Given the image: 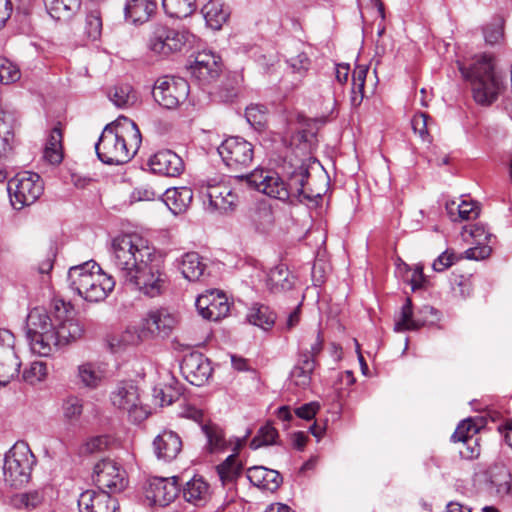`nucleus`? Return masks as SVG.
Returning <instances> with one entry per match:
<instances>
[{"instance_id": "1", "label": "nucleus", "mask_w": 512, "mask_h": 512, "mask_svg": "<svg viewBox=\"0 0 512 512\" xmlns=\"http://www.w3.org/2000/svg\"><path fill=\"white\" fill-rule=\"evenodd\" d=\"M111 263L125 284L148 297H157L168 287L163 257L138 235L113 239Z\"/></svg>"}, {"instance_id": "2", "label": "nucleus", "mask_w": 512, "mask_h": 512, "mask_svg": "<svg viewBox=\"0 0 512 512\" xmlns=\"http://www.w3.org/2000/svg\"><path fill=\"white\" fill-rule=\"evenodd\" d=\"M141 142V132L136 123L123 117L122 122L110 123L104 127L95 144V151L104 164L120 165L134 157Z\"/></svg>"}, {"instance_id": "3", "label": "nucleus", "mask_w": 512, "mask_h": 512, "mask_svg": "<svg viewBox=\"0 0 512 512\" xmlns=\"http://www.w3.org/2000/svg\"><path fill=\"white\" fill-rule=\"evenodd\" d=\"M236 178L245 180L250 188L281 201H287L290 197H297L300 201L310 200L313 197L305 191L309 171L304 167L296 169L288 183H285L276 172L264 169H255L249 174H241Z\"/></svg>"}, {"instance_id": "4", "label": "nucleus", "mask_w": 512, "mask_h": 512, "mask_svg": "<svg viewBox=\"0 0 512 512\" xmlns=\"http://www.w3.org/2000/svg\"><path fill=\"white\" fill-rule=\"evenodd\" d=\"M462 74L471 80L474 100L481 105H490L498 98L502 87L501 78L495 72L494 58L490 54L477 56L469 69L460 67Z\"/></svg>"}, {"instance_id": "5", "label": "nucleus", "mask_w": 512, "mask_h": 512, "mask_svg": "<svg viewBox=\"0 0 512 512\" xmlns=\"http://www.w3.org/2000/svg\"><path fill=\"white\" fill-rule=\"evenodd\" d=\"M36 462V457L29 445L24 441H17L4 457L5 483L12 488H20L28 484Z\"/></svg>"}, {"instance_id": "6", "label": "nucleus", "mask_w": 512, "mask_h": 512, "mask_svg": "<svg viewBox=\"0 0 512 512\" xmlns=\"http://www.w3.org/2000/svg\"><path fill=\"white\" fill-rule=\"evenodd\" d=\"M195 36L185 28L175 29L163 23L151 26L147 46L148 49L161 57H168L190 47Z\"/></svg>"}, {"instance_id": "7", "label": "nucleus", "mask_w": 512, "mask_h": 512, "mask_svg": "<svg viewBox=\"0 0 512 512\" xmlns=\"http://www.w3.org/2000/svg\"><path fill=\"white\" fill-rule=\"evenodd\" d=\"M7 191L12 206L21 210L37 201L43 194L44 184L39 174L23 171L8 181Z\"/></svg>"}, {"instance_id": "8", "label": "nucleus", "mask_w": 512, "mask_h": 512, "mask_svg": "<svg viewBox=\"0 0 512 512\" xmlns=\"http://www.w3.org/2000/svg\"><path fill=\"white\" fill-rule=\"evenodd\" d=\"M223 163L231 171H243L250 168L254 159V146L239 136L226 138L218 147Z\"/></svg>"}, {"instance_id": "9", "label": "nucleus", "mask_w": 512, "mask_h": 512, "mask_svg": "<svg viewBox=\"0 0 512 512\" xmlns=\"http://www.w3.org/2000/svg\"><path fill=\"white\" fill-rule=\"evenodd\" d=\"M154 100L166 109H175L183 103L189 95V84L181 77H159L153 87Z\"/></svg>"}, {"instance_id": "10", "label": "nucleus", "mask_w": 512, "mask_h": 512, "mask_svg": "<svg viewBox=\"0 0 512 512\" xmlns=\"http://www.w3.org/2000/svg\"><path fill=\"white\" fill-rule=\"evenodd\" d=\"M177 322L176 315L168 309H151L141 320L139 338L142 340L167 338L176 327Z\"/></svg>"}, {"instance_id": "11", "label": "nucleus", "mask_w": 512, "mask_h": 512, "mask_svg": "<svg viewBox=\"0 0 512 512\" xmlns=\"http://www.w3.org/2000/svg\"><path fill=\"white\" fill-rule=\"evenodd\" d=\"M199 193L206 208L212 212H231L238 203V195L224 182L209 181L202 184Z\"/></svg>"}, {"instance_id": "12", "label": "nucleus", "mask_w": 512, "mask_h": 512, "mask_svg": "<svg viewBox=\"0 0 512 512\" xmlns=\"http://www.w3.org/2000/svg\"><path fill=\"white\" fill-rule=\"evenodd\" d=\"M93 481L108 494L121 492L127 485L125 470L111 459H103L94 466Z\"/></svg>"}, {"instance_id": "13", "label": "nucleus", "mask_w": 512, "mask_h": 512, "mask_svg": "<svg viewBox=\"0 0 512 512\" xmlns=\"http://www.w3.org/2000/svg\"><path fill=\"white\" fill-rule=\"evenodd\" d=\"M53 308L56 323L52 335L56 338L58 345L62 347L80 339L84 334V326L78 319L67 316L68 310L65 303L57 300Z\"/></svg>"}, {"instance_id": "14", "label": "nucleus", "mask_w": 512, "mask_h": 512, "mask_svg": "<svg viewBox=\"0 0 512 512\" xmlns=\"http://www.w3.org/2000/svg\"><path fill=\"white\" fill-rule=\"evenodd\" d=\"M15 337L7 329H0V385H7L20 372L21 362L14 350Z\"/></svg>"}, {"instance_id": "15", "label": "nucleus", "mask_w": 512, "mask_h": 512, "mask_svg": "<svg viewBox=\"0 0 512 512\" xmlns=\"http://www.w3.org/2000/svg\"><path fill=\"white\" fill-rule=\"evenodd\" d=\"M113 406L127 411L134 422H141L148 416L146 408L140 405L138 388L132 383L123 382L111 395Z\"/></svg>"}, {"instance_id": "16", "label": "nucleus", "mask_w": 512, "mask_h": 512, "mask_svg": "<svg viewBox=\"0 0 512 512\" xmlns=\"http://www.w3.org/2000/svg\"><path fill=\"white\" fill-rule=\"evenodd\" d=\"M180 491L178 477H153L148 481L145 495L150 504L165 507L176 499Z\"/></svg>"}, {"instance_id": "17", "label": "nucleus", "mask_w": 512, "mask_h": 512, "mask_svg": "<svg viewBox=\"0 0 512 512\" xmlns=\"http://www.w3.org/2000/svg\"><path fill=\"white\" fill-rule=\"evenodd\" d=\"M197 311L204 319L219 321L230 312V304L223 292L210 290L198 296L195 302Z\"/></svg>"}, {"instance_id": "18", "label": "nucleus", "mask_w": 512, "mask_h": 512, "mask_svg": "<svg viewBox=\"0 0 512 512\" xmlns=\"http://www.w3.org/2000/svg\"><path fill=\"white\" fill-rule=\"evenodd\" d=\"M181 371L188 382L202 386L211 376L213 369L208 358L201 353L193 352L183 358Z\"/></svg>"}, {"instance_id": "19", "label": "nucleus", "mask_w": 512, "mask_h": 512, "mask_svg": "<svg viewBox=\"0 0 512 512\" xmlns=\"http://www.w3.org/2000/svg\"><path fill=\"white\" fill-rule=\"evenodd\" d=\"M463 234H469L476 244L465 251L467 259L483 260L490 256L492 252L490 243L495 237L486 229L484 224L466 225L463 227Z\"/></svg>"}, {"instance_id": "20", "label": "nucleus", "mask_w": 512, "mask_h": 512, "mask_svg": "<svg viewBox=\"0 0 512 512\" xmlns=\"http://www.w3.org/2000/svg\"><path fill=\"white\" fill-rule=\"evenodd\" d=\"M148 166L154 174L165 177H178L185 168L182 158L171 150H160L153 154Z\"/></svg>"}, {"instance_id": "21", "label": "nucleus", "mask_w": 512, "mask_h": 512, "mask_svg": "<svg viewBox=\"0 0 512 512\" xmlns=\"http://www.w3.org/2000/svg\"><path fill=\"white\" fill-rule=\"evenodd\" d=\"M192 74L202 84L216 80L222 72L221 58L212 51L199 52L191 66Z\"/></svg>"}, {"instance_id": "22", "label": "nucleus", "mask_w": 512, "mask_h": 512, "mask_svg": "<svg viewBox=\"0 0 512 512\" xmlns=\"http://www.w3.org/2000/svg\"><path fill=\"white\" fill-rule=\"evenodd\" d=\"M102 271L99 264L92 260L73 266L68 271L69 286L83 298L91 282L95 281Z\"/></svg>"}, {"instance_id": "23", "label": "nucleus", "mask_w": 512, "mask_h": 512, "mask_svg": "<svg viewBox=\"0 0 512 512\" xmlns=\"http://www.w3.org/2000/svg\"><path fill=\"white\" fill-rule=\"evenodd\" d=\"M117 500L106 491L86 490L78 499L80 512H116Z\"/></svg>"}, {"instance_id": "24", "label": "nucleus", "mask_w": 512, "mask_h": 512, "mask_svg": "<svg viewBox=\"0 0 512 512\" xmlns=\"http://www.w3.org/2000/svg\"><path fill=\"white\" fill-rule=\"evenodd\" d=\"M182 439L174 431L164 430L153 441L154 453L158 460L171 462L182 451Z\"/></svg>"}, {"instance_id": "25", "label": "nucleus", "mask_w": 512, "mask_h": 512, "mask_svg": "<svg viewBox=\"0 0 512 512\" xmlns=\"http://www.w3.org/2000/svg\"><path fill=\"white\" fill-rule=\"evenodd\" d=\"M182 495L185 501L202 507L211 498L210 484L200 475H194L182 487Z\"/></svg>"}, {"instance_id": "26", "label": "nucleus", "mask_w": 512, "mask_h": 512, "mask_svg": "<svg viewBox=\"0 0 512 512\" xmlns=\"http://www.w3.org/2000/svg\"><path fill=\"white\" fill-rule=\"evenodd\" d=\"M250 483L262 490L275 492L283 482L281 474L264 466H253L247 470Z\"/></svg>"}, {"instance_id": "27", "label": "nucleus", "mask_w": 512, "mask_h": 512, "mask_svg": "<svg viewBox=\"0 0 512 512\" xmlns=\"http://www.w3.org/2000/svg\"><path fill=\"white\" fill-rule=\"evenodd\" d=\"M245 438H236L233 448L234 453L229 455L217 466V473L223 485H232L236 482L242 472V463L238 460V451L242 447Z\"/></svg>"}, {"instance_id": "28", "label": "nucleus", "mask_w": 512, "mask_h": 512, "mask_svg": "<svg viewBox=\"0 0 512 512\" xmlns=\"http://www.w3.org/2000/svg\"><path fill=\"white\" fill-rule=\"evenodd\" d=\"M315 365L316 361L309 356V353L299 352L298 361L290 372V383L300 389L309 387Z\"/></svg>"}, {"instance_id": "29", "label": "nucleus", "mask_w": 512, "mask_h": 512, "mask_svg": "<svg viewBox=\"0 0 512 512\" xmlns=\"http://www.w3.org/2000/svg\"><path fill=\"white\" fill-rule=\"evenodd\" d=\"M155 0H128L124 8L126 20L133 24H143L155 14Z\"/></svg>"}, {"instance_id": "30", "label": "nucleus", "mask_w": 512, "mask_h": 512, "mask_svg": "<svg viewBox=\"0 0 512 512\" xmlns=\"http://www.w3.org/2000/svg\"><path fill=\"white\" fill-rule=\"evenodd\" d=\"M294 285L295 277L284 264L275 266L267 275L266 286L273 294L290 291Z\"/></svg>"}, {"instance_id": "31", "label": "nucleus", "mask_w": 512, "mask_h": 512, "mask_svg": "<svg viewBox=\"0 0 512 512\" xmlns=\"http://www.w3.org/2000/svg\"><path fill=\"white\" fill-rule=\"evenodd\" d=\"M163 201L169 210L175 214L184 213L193 200V191L189 187L168 188L162 193Z\"/></svg>"}, {"instance_id": "32", "label": "nucleus", "mask_w": 512, "mask_h": 512, "mask_svg": "<svg viewBox=\"0 0 512 512\" xmlns=\"http://www.w3.org/2000/svg\"><path fill=\"white\" fill-rule=\"evenodd\" d=\"M55 323V314L52 317L44 308L35 307L27 317V335L53 333Z\"/></svg>"}, {"instance_id": "33", "label": "nucleus", "mask_w": 512, "mask_h": 512, "mask_svg": "<svg viewBox=\"0 0 512 512\" xmlns=\"http://www.w3.org/2000/svg\"><path fill=\"white\" fill-rule=\"evenodd\" d=\"M201 431L206 437L205 449L210 454L223 452L232 445L231 440H226L223 429L211 421L202 424Z\"/></svg>"}, {"instance_id": "34", "label": "nucleus", "mask_w": 512, "mask_h": 512, "mask_svg": "<svg viewBox=\"0 0 512 512\" xmlns=\"http://www.w3.org/2000/svg\"><path fill=\"white\" fill-rule=\"evenodd\" d=\"M178 268L189 281H198L207 268L203 258L197 252H187L178 260Z\"/></svg>"}, {"instance_id": "35", "label": "nucleus", "mask_w": 512, "mask_h": 512, "mask_svg": "<svg viewBox=\"0 0 512 512\" xmlns=\"http://www.w3.org/2000/svg\"><path fill=\"white\" fill-rule=\"evenodd\" d=\"M46 499V489L37 488L16 493L11 497V504L18 510L33 511L40 509Z\"/></svg>"}, {"instance_id": "36", "label": "nucleus", "mask_w": 512, "mask_h": 512, "mask_svg": "<svg viewBox=\"0 0 512 512\" xmlns=\"http://www.w3.org/2000/svg\"><path fill=\"white\" fill-rule=\"evenodd\" d=\"M250 221L256 232L269 234L275 227V216L272 207L265 203H259L250 214Z\"/></svg>"}, {"instance_id": "37", "label": "nucleus", "mask_w": 512, "mask_h": 512, "mask_svg": "<svg viewBox=\"0 0 512 512\" xmlns=\"http://www.w3.org/2000/svg\"><path fill=\"white\" fill-rule=\"evenodd\" d=\"M114 287V278L102 271L98 274V277L95 278V281L91 282L83 299L89 302L103 301L113 291Z\"/></svg>"}, {"instance_id": "38", "label": "nucleus", "mask_w": 512, "mask_h": 512, "mask_svg": "<svg viewBox=\"0 0 512 512\" xmlns=\"http://www.w3.org/2000/svg\"><path fill=\"white\" fill-rule=\"evenodd\" d=\"M50 16L58 21L70 20L80 9L81 0H44Z\"/></svg>"}, {"instance_id": "39", "label": "nucleus", "mask_w": 512, "mask_h": 512, "mask_svg": "<svg viewBox=\"0 0 512 512\" xmlns=\"http://www.w3.org/2000/svg\"><path fill=\"white\" fill-rule=\"evenodd\" d=\"M202 14L210 28L219 30L228 20L230 11L219 1L210 0L202 7Z\"/></svg>"}, {"instance_id": "40", "label": "nucleus", "mask_w": 512, "mask_h": 512, "mask_svg": "<svg viewBox=\"0 0 512 512\" xmlns=\"http://www.w3.org/2000/svg\"><path fill=\"white\" fill-rule=\"evenodd\" d=\"M446 210L450 219L454 222L476 219L480 214L478 203L463 200L461 203L452 201L446 204Z\"/></svg>"}, {"instance_id": "41", "label": "nucleus", "mask_w": 512, "mask_h": 512, "mask_svg": "<svg viewBox=\"0 0 512 512\" xmlns=\"http://www.w3.org/2000/svg\"><path fill=\"white\" fill-rule=\"evenodd\" d=\"M62 138V130L59 126H55L49 133L43 157L50 164L57 165L62 162Z\"/></svg>"}, {"instance_id": "42", "label": "nucleus", "mask_w": 512, "mask_h": 512, "mask_svg": "<svg viewBox=\"0 0 512 512\" xmlns=\"http://www.w3.org/2000/svg\"><path fill=\"white\" fill-rule=\"evenodd\" d=\"M13 139L12 125L8 119H0V182L7 178V166L5 161L11 150Z\"/></svg>"}, {"instance_id": "43", "label": "nucleus", "mask_w": 512, "mask_h": 512, "mask_svg": "<svg viewBox=\"0 0 512 512\" xmlns=\"http://www.w3.org/2000/svg\"><path fill=\"white\" fill-rule=\"evenodd\" d=\"M249 323L264 330L270 329L276 320V314L266 305L255 303L247 314Z\"/></svg>"}, {"instance_id": "44", "label": "nucleus", "mask_w": 512, "mask_h": 512, "mask_svg": "<svg viewBox=\"0 0 512 512\" xmlns=\"http://www.w3.org/2000/svg\"><path fill=\"white\" fill-rule=\"evenodd\" d=\"M369 67L356 65L352 73L350 102L353 107H359L364 99V87Z\"/></svg>"}, {"instance_id": "45", "label": "nucleus", "mask_w": 512, "mask_h": 512, "mask_svg": "<svg viewBox=\"0 0 512 512\" xmlns=\"http://www.w3.org/2000/svg\"><path fill=\"white\" fill-rule=\"evenodd\" d=\"M53 333L27 335L31 351L39 356H49L54 348L60 347Z\"/></svg>"}, {"instance_id": "46", "label": "nucleus", "mask_w": 512, "mask_h": 512, "mask_svg": "<svg viewBox=\"0 0 512 512\" xmlns=\"http://www.w3.org/2000/svg\"><path fill=\"white\" fill-rule=\"evenodd\" d=\"M164 12L172 18H186L196 10L195 0H162Z\"/></svg>"}, {"instance_id": "47", "label": "nucleus", "mask_w": 512, "mask_h": 512, "mask_svg": "<svg viewBox=\"0 0 512 512\" xmlns=\"http://www.w3.org/2000/svg\"><path fill=\"white\" fill-rule=\"evenodd\" d=\"M424 325V322L413 318L412 301L406 298L405 303L401 307L398 320L395 322L394 330L402 332L406 330H417Z\"/></svg>"}, {"instance_id": "48", "label": "nucleus", "mask_w": 512, "mask_h": 512, "mask_svg": "<svg viewBox=\"0 0 512 512\" xmlns=\"http://www.w3.org/2000/svg\"><path fill=\"white\" fill-rule=\"evenodd\" d=\"M109 99L118 108H128L136 101V95L131 85L120 84L109 91Z\"/></svg>"}, {"instance_id": "49", "label": "nucleus", "mask_w": 512, "mask_h": 512, "mask_svg": "<svg viewBox=\"0 0 512 512\" xmlns=\"http://www.w3.org/2000/svg\"><path fill=\"white\" fill-rule=\"evenodd\" d=\"M77 377L83 386L96 388L102 380V373L93 363L88 362L78 366Z\"/></svg>"}, {"instance_id": "50", "label": "nucleus", "mask_w": 512, "mask_h": 512, "mask_svg": "<svg viewBox=\"0 0 512 512\" xmlns=\"http://www.w3.org/2000/svg\"><path fill=\"white\" fill-rule=\"evenodd\" d=\"M103 29L102 15L100 10L93 9L86 14L84 22V34L92 41L101 37Z\"/></svg>"}, {"instance_id": "51", "label": "nucleus", "mask_w": 512, "mask_h": 512, "mask_svg": "<svg viewBox=\"0 0 512 512\" xmlns=\"http://www.w3.org/2000/svg\"><path fill=\"white\" fill-rule=\"evenodd\" d=\"M277 438V429L271 423L268 422L259 428L257 434L253 437V439L250 442V448L256 450L263 446L276 444Z\"/></svg>"}, {"instance_id": "52", "label": "nucleus", "mask_w": 512, "mask_h": 512, "mask_svg": "<svg viewBox=\"0 0 512 512\" xmlns=\"http://www.w3.org/2000/svg\"><path fill=\"white\" fill-rule=\"evenodd\" d=\"M62 411L68 422L78 421L83 413V400L74 395L67 397L63 401Z\"/></svg>"}, {"instance_id": "53", "label": "nucleus", "mask_w": 512, "mask_h": 512, "mask_svg": "<svg viewBox=\"0 0 512 512\" xmlns=\"http://www.w3.org/2000/svg\"><path fill=\"white\" fill-rule=\"evenodd\" d=\"M479 427L471 420H463L455 429L451 436L453 442H463L468 444L477 434Z\"/></svg>"}, {"instance_id": "54", "label": "nucleus", "mask_w": 512, "mask_h": 512, "mask_svg": "<svg viewBox=\"0 0 512 512\" xmlns=\"http://www.w3.org/2000/svg\"><path fill=\"white\" fill-rule=\"evenodd\" d=\"M21 77L20 70L16 64L5 57H0V83L10 84L18 81Z\"/></svg>"}, {"instance_id": "55", "label": "nucleus", "mask_w": 512, "mask_h": 512, "mask_svg": "<svg viewBox=\"0 0 512 512\" xmlns=\"http://www.w3.org/2000/svg\"><path fill=\"white\" fill-rule=\"evenodd\" d=\"M47 374L46 364L43 362L35 361L31 363L28 369L23 372V378L25 381L34 384L42 381Z\"/></svg>"}, {"instance_id": "56", "label": "nucleus", "mask_w": 512, "mask_h": 512, "mask_svg": "<svg viewBox=\"0 0 512 512\" xmlns=\"http://www.w3.org/2000/svg\"><path fill=\"white\" fill-rule=\"evenodd\" d=\"M484 39L486 43L495 45L500 43L504 37V27L502 22L487 25L484 30Z\"/></svg>"}, {"instance_id": "57", "label": "nucleus", "mask_w": 512, "mask_h": 512, "mask_svg": "<svg viewBox=\"0 0 512 512\" xmlns=\"http://www.w3.org/2000/svg\"><path fill=\"white\" fill-rule=\"evenodd\" d=\"M162 193L161 189L156 190L149 185H142L133 190L132 198L136 201H153L162 197Z\"/></svg>"}, {"instance_id": "58", "label": "nucleus", "mask_w": 512, "mask_h": 512, "mask_svg": "<svg viewBox=\"0 0 512 512\" xmlns=\"http://www.w3.org/2000/svg\"><path fill=\"white\" fill-rule=\"evenodd\" d=\"M457 260L458 257L455 252L453 250L446 249L437 257V259H435L432 266L436 272H443L450 268Z\"/></svg>"}, {"instance_id": "59", "label": "nucleus", "mask_w": 512, "mask_h": 512, "mask_svg": "<svg viewBox=\"0 0 512 512\" xmlns=\"http://www.w3.org/2000/svg\"><path fill=\"white\" fill-rule=\"evenodd\" d=\"M289 67L293 73L304 75L310 67V59L305 53H299L298 55L291 57L287 60Z\"/></svg>"}, {"instance_id": "60", "label": "nucleus", "mask_w": 512, "mask_h": 512, "mask_svg": "<svg viewBox=\"0 0 512 512\" xmlns=\"http://www.w3.org/2000/svg\"><path fill=\"white\" fill-rule=\"evenodd\" d=\"M228 82L229 83L222 86L219 91L221 99L225 102L233 101L239 93V80L237 76H233L232 79H228Z\"/></svg>"}, {"instance_id": "61", "label": "nucleus", "mask_w": 512, "mask_h": 512, "mask_svg": "<svg viewBox=\"0 0 512 512\" xmlns=\"http://www.w3.org/2000/svg\"><path fill=\"white\" fill-rule=\"evenodd\" d=\"M428 120L429 115L425 113H418L414 115L411 121L414 132L418 133L423 140H426L428 136Z\"/></svg>"}, {"instance_id": "62", "label": "nucleus", "mask_w": 512, "mask_h": 512, "mask_svg": "<svg viewBox=\"0 0 512 512\" xmlns=\"http://www.w3.org/2000/svg\"><path fill=\"white\" fill-rule=\"evenodd\" d=\"M180 416L181 417H184V418H187V419H191L197 423L200 424V426L202 424H205L207 423V421L204 420V413L202 410L196 408L195 406H192L190 404H185L183 405L181 411H180Z\"/></svg>"}, {"instance_id": "63", "label": "nucleus", "mask_w": 512, "mask_h": 512, "mask_svg": "<svg viewBox=\"0 0 512 512\" xmlns=\"http://www.w3.org/2000/svg\"><path fill=\"white\" fill-rule=\"evenodd\" d=\"M320 405L317 402L303 404L295 409V415L304 420H312L318 412Z\"/></svg>"}, {"instance_id": "64", "label": "nucleus", "mask_w": 512, "mask_h": 512, "mask_svg": "<svg viewBox=\"0 0 512 512\" xmlns=\"http://www.w3.org/2000/svg\"><path fill=\"white\" fill-rule=\"evenodd\" d=\"M109 442V437L105 435L92 437L86 442V450L90 453L102 451L108 447Z\"/></svg>"}]
</instances>
